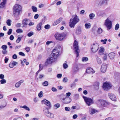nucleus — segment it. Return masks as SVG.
<instances>
[{"label":"nucleus","mask_w":120,"mask_h":120,"mask_svg":"<svg viewBox=\"0 0 120 120\" xmlns=\"http://www.w3.org/2000/svg\"><path fill=\"white\" fill-rule=\"evenodd\" d=\"M115 54L114 53L112 52L109 54V56L110 59H114L115 56Z\"/></svg>","instance_id":"nucleus-22"},{"label":"nucleus","mask_w":120,"mask_h":120,"mask_svg":"<svg viewBox=\"0 0 120 120\" xmlns=\"http://www.w3.org/2000/svg\"><path fill=\"white\" fill-rule=\"evenodd\" d=\"M62 37L63 38V39L64 38L66 37H67L68 35V34L66 32H63L61 34Z\"/></svg>","instance_id":"nucleus-24"},{"label":"nucleus","mask_w":120,"mask_h":120,"mask_svg":"<svg viewBox=\"0 0 120 120\" xmlns=\"http://www.w3.org/2000/svg\"><path fill=\"white\" fill-rule=\"evenodd\" d=\"M107 68V66L106 64L104 63L102 65L101 67V71L102 72H105Z\"/></svg>","instance_id":"nucleus-14"},{"label":"nucleus","mask_w":120,"mask_h":120,"mask_svg":"<svg viewBox=\"0 0 120 120\" xmlns=\"http://www.w3.org/2000/svg\"><path fill=\"white\" fill-rule=\"evenodd\" d=\"M89 109L90 113L91 115H93L97 112L96 109L91 107H90Z\"/></svg>","instance_id":"nucleus-17"},{"label":"nucleus","mask_w":120,"mask_h":120,"mask_svg":"<svg viewBox=\"0 0 120 120\" xmlns=\"http://www.w3.org/2000/svg\"><path fill=\"white\" fill-rule=\"evenodd\" d=\"M11 21L10 19H8L7 20L6 23L7 25L8 26H11Z\"/></svg>","instance_id":"nucleus-28"},{"label":"nucleus","mask_w":120,"mask_h":120,"mask_svg":"<svg viewBox=\"0 0 120 120\" xmlns=\"http://www.w3.org/2000/svg\"><path fill=\"white\" fill-rule=\"evenodd\" d=\"M0 82L1 84H5L6 82V80L4 79H1L0 80Z\"/></svg>","instance_id":"nucleus-35"},{"label":"nucleus","mask_w":120,"mask_h":120,"mask_svg":"<svg viewBox=\"0 0 120 120\" xmlns=\"http://www.w3.org/2000/svg\"><path fill=\"white\" fill-rule=\"evenodd\" d=\"M81 29L80 28H78L76 31V33L77 34L79 35L81 33Z\"/></svg>","instance_id":"nucleus-25"},{"label":"nucleus","mask_w":120,"mask_h":120,"mask_svg":"<svg viewBox=\"0 0 120 120\" xmlns=\"http://www.w3.org/2000/svg\"><path fill=\"white\" fill-rule=\"evenodd\" d=\"M105 120H113V118L112 117H108L106 118Z\"/></svg>","instance_id":"nucleus-64"},{"label":"nucleus","mask_w":120,"mask_h":120,"mask_svg":"<svg viewBox=\"0 0 120 120\" xmlns=\"http://www.w3.org/2000/svg\"><path fill=\"white\" fill-rule=\"evenodd\" d=\"M60 104L59 103H57L54 105V106L55 107H56V109H57V108L60 107Z\"/></svg>","instance_id":"nucleus-45"},{"label":"nucleus","mask_w":120,"mask_h":120,"mask_svg":"<svg viewBox=\"0 0 120 120\" xmlns=\"http://www.w3.org/2000/svg\"><path fill=\"white\" fill-rule=\"evenodd\" d=\"M104 24L107 27V30H109L111 28L112 26V22L108 18H107L105 20Z\"/></svg>","instance_id":"nucleus-6"},{"label":"nucleus","mask_w":120,"mask_h":120,"mask_svg":"<svg viewBox=\"0 0 120 120\" xmlns=\"http://www.w3.org/2000/svg\"><path fill=\"white\" fill-rule=\"evenodd\" d=\"M39 70L40 71H41L43 68V66L41 64H39Z\"/></svg>","instance_id":"nucleus-40"},{"label":"nucleus","mask_w":120,"mask_h":120,"mask_svg":"<svg viewBox=\"0 0 120 120\" xmlns=\"http://www.w3.org/2000/svg\"><path fill=\"white\" fill-rule=\"evenodd\" d=\"M62 76V75L61 74H58L57 75V77L58 78H60Z\"/></svg>","instance_id":"nucleus-63"},{"label":"nucleus","mask_w":120,"mask_h":120,"mask_svg":"<svg viewBox=\"0 0 120 120\" xmlns=\"http://www.w3.org/2000/svg\"><path fill=\"white\" fill-rule=\"evenodd\" d=\"M22 26V24L20 23H18L16 25V27H20Z\"/></svg>","instance_id":"nucleus-52"},{"label":"nucleus","mask_w":120,"mask_h":120,"mask_svg":"<svg viewBox=\"0 0 120 120\" xmlns=\"http://www.w3.org/2000/svg\"><path fill=\"white\" fill-rule=\"evenodd\" d=\"M6 3V2L3 1V2L0 4V8H3L5 7Z\"/></svg>","instance_id":"nucleus-26"},{"label":"nucleus","mask_w":120,"mask_h":120,"mask_svg":"<svg viewBox=\"0 0 120 120\" xmlns=\"http://www.w3.org/2000/svg\"><path fill=\"white\" fill-rule=\"evenodd\" d=\"M42 85L44 86H47L48 85V82L47 81H45L42 83Z\"/></svg>","instance_id":"nucleus-37"},{"label":"nucleus","mask_w":120,"mask_h":120,"mask_svg":"<svg viewBox=\"0 0 120 120\" xmlns=\"http://www.w3.org/2000/svg\"><path fill=\"white\" fill-rule=\"evenodd\" d=\"M98 49V45L96 43L93 44L91 46V49L93 53H95L96 52Z\"/></svg>","instance_id":"nucleus-7"},{"label":"nucleus","mask_w":120,"mask_h":120,"mask_svg":"<svg viewBox=\"0 0 120 120\" xmlns=\"http://www.w3.org/2000/svg\"><path fill=\"white\" fill-rule=\"evenodd\" d=\"M80 21L79 18L76 14L73 15L70 20L69 26L71 28H74L75 24Z\"/></svg>","instance_id":"nucleus-2"},{"label":"nucleus","mask_w":120,"mask_h":120,"mask_svg":"<svg viewBox=\"0 0 120 120\" xmlns=\"http://www.w3.org/2000/svg\"><path fill=\"white\" fill-rule=\"evenodd\" d=\"M53 42L52 41H48L46 42V45H48L50 44Z\"/></svg>","instance_id":"nucleus-46"},{"label":"nucleus","mask_w":120,"mask_h":120,"mask_svg":"<svg viewBox=\"0 0 120 120\" xmlns=\"http://www.w3.org/2000/svg\"><path fill=\"white\" fill-rule=\"evenodd\" d=\"M68 80L66 77L64 78L63 80V82H67L68 81Z\"/></svg>","instance_id":"nucleus-53"},{"label":"nucleus","mask_w":120,"mask_h":120,"mask_svg":"<svg viewBox=\"0 0 120 120\" xmlns=\"http://www.w3.org/2000/svg\"><path fill=\"white\" fill-rule=\"evenodd\" d=\"M6 106V105H5L4 106H3L2 105H0V110H1L5 108Z\"/></svg>","instance_id":"nucleus-59"},{"label":"nucleus","mask_w":120,"mask_h":120,"mask_svg":"<svg viewBox=\"0 0 120 120\" xmlns=\"http://www.w3.org/2000/svg\"><path fill=\"white\" fill-rule=\"evenodd\" d=\"M79 64L77 62H75L73 64V72L75 74L78 71L79 68L78 67Z\"/></svg>","instance_id":"nucleus-8"},{"label":"nucleus","mask_w":120,"mask_h":120,"mask_svg":"<svg viewBox=\"0 0 120 120\" xmlns=\"http://www.w3.org/2000/svg\"><path fill=\"white\" fill-rule=\"evenodd\" d=\"M62 101L64 104H68L71 102V100L70 98H67L62 99Z\"/></svg>","instance_id":"nucleus-12"},{"label":"nucleus","mask_w":120,"mask_h":120,"mask_svg":"<svg viewBox=\"0 0 120 120\" xmlns=\"http://www.w3.org/2000/svg\"><path fill=\"white\" fill-rule=\"evenodd\" d=\"M76 86V84L75 82H73V83H72L71 85V87L72 88L73 86Z\"/></svg>","instance_id":"nucleus-58"},{"label":"nucleus","mask_w":120,"mask_h":120,"mask_svg":"<svg viewBox=\"0 0 120 120\" xmlns=\"http://www.w3.org/2000/svg\"><path fill=\"white\" fill-rule=\"evenodd\" d=\"M108 0H99V5L101 6H103L107 4Z\"/></svg>","instance_id":"nucleus-13"},{"label":"nucleus","mask_w":120,"mask_h":120,"mask_svg":"<svg viewBox=\"0 0 120 120\" xmlns=\"http://www.w3.org/2000/svg\"><path fill=\"white\" fill-rule=\"evenodd\" d=\"M20 107L23 108L27 111H29L30 110L29 108L26 105H25L23 106H20Z\"/></svg>","instance_id":"nucleus-29"},{"label":"nucleus","mask_w":120,"mask_h":120,"mask_svg":"<svg viewBox=\"0 0 120 120\" xmlns=\"http://www.w3.org/2000/svg\"><path fill=\"white\" fill-rule=\"evenodd\" d=\"M97 61L98 63L99 64H101L102 63V62L101 60V59L98 57H97Z\"/></svg>","instance_id":"nucleus-38"},{"label":"nucleus","mask_w":120,"mask_h":120,"mask_svg":"<svg viewBox=\"0 0 120 120\" xmlns=\"http://www.w3.org/2000/svg\"><path fill=\"white\" fill-rule=\"evenodd\" d=\"M12 31V30L11 29H10L7 32L8 35H9L11 34Z\"/></svg>","instance_id":"nucleus-51"},{"label":"nucleus","mask_w":120,"mask_h":120,"mask_svg":"<svg viewBox=\"0 0 120 120\" xmlns=\"http://www.w3.org/2000/svg\"><path fill=\"white\" fill-rule=\"evenodd\" d=\"M50 26L49 25H45L44 27L46 29H48L50 28Z\"/></svg>","instance_id":"nucleus-54"},{"label":"nucleus","mask_w":120,"mask_h":120,"mask_svg":"<svg viewBox=\"0 0 120 120\" xmlns=\"http://www.w3.org/2000/svg\"><path fill=\"white\" fill-rule=\"evenodd\" d=\"M21 10V8H13V13L15 16L18 15Z\"/></svg>","instance_id":"nucleus-10"},{"label":"nucleus","mask_w":120,"mask_h":120,"mask_svg":"<svg viewBox=\"0 0 120 120\" xmlns=\"http://www.w3.org/2000/svg\"><path fill=\"white\" fill-rule=\"evenodd\" d=\"M14 38V37L13 35H11L10 36V39L11 40V41L13 40Z\"/></svg>","instance_id":"nucleus-62"},{"label":"nucleus","mask_w":120,"mask_h":120,"mask_svg":"<svg viewBox=\"0 0 120 120\" xmlns=\"http://www.w3.org/2000/svg\"><path fill=\"white\" fill-rule=\"evenodd\" d=\"M17 56L15 54L13 55L12 56V58L13 59H16L17 58Z\"/></svg>","instance_id":"nucleus-61"},{"label":"nucleus","mask_w":120,"mask_h":120,"mask_svg":"<svg viewBox=\"0 0 120 120\" xmlns=\"http://www.w3.org/2000/svg\"><path fill=\"white\" fill-rule=\"evenodd\" d=\"M16 32L18 33H21L23 32L22 30L21 29H18L16 30Z\"/></svg>","instance_id":"nucleus-31"},{"label":"nucleus","mask_w":120,"mask_h":120,"mask_svg":"<svg viewBox=\"0 0 120 120\" xmlns=\"http://www.w3.org/2000/svg\"><path fill=\"white\" fill-rule=\"evenodd\" d=\"M95 16V15L93 13H91L89 15V17L90 19H93Z\"/></svg>","instance_id":"nucleus-36"},{"label":"nucleus","mask_w":120,"mask_h":120,"mask_svg":"<svg viewBox=\"0 0 120 120\" xmlns=\"http://www.w3.org/2000/svg\"><path fill=\"white\" fill-rule=\"evenodd\" d=\"M111 86V84L109 83L105 82L103 84V87L104 90H107L110 88Z\"/></svg>","instance_id":"nucleus-9"},{"label":"nucleus","mask_w":120,"mask_h":120,"mask_svg":"<svg viewBox=\"0 0 120 120\" xmlns=\"http://www.w3.org/2000/svg\"><path fill=\"white\" fill-rule=\"evenodd\" d=\"M20 85L21 84L18 82L15 84V86L16 88H18L20 86Z\"/></svg>","instance_id":"nucleus-47"},{"label":"nucleus","mask_w":120,"mask_h":120,"mask_svg":"<svg viewBox=\"0 0 120 120\" xmlns=\"http://www.w3.org/2000/svg\"><path fill=\"white\" fill-rule=\"evenodd\" d=\"M102 32V30L100 28H99L97 30V33L99 34H101Z\"/></svg>","instance_id":"nucleus-32"},{"label":"nucleus","mask_w":120,"mask_h":120,"mask_svg":"<svg viewBox=\"0 0 120 120\" xmlns=\"http://www.w3.org/2000/svg\"><path fill=\"white\" fill-rule=\"evenodd\" d=\"M52 90L53 92H57V90L55 88L53 87L52 88Z\"/></svg>","instance_id":"nucleus-55"},{"label":"nucleus","mask_w":120,"mask_h":120,"mask_svg":"<svg viewBox=\"0 0 120 120\" xmlns=\"http://www.w3.org/2000/svg\"><path fill=\"white\" fill-rule=\"evenodd\" d=\"M63 66L64 68V69H66L68 67V65L67 64L65 63L63 64Z\"/></svg>","instance_id":"nucleus-42"},{"label":"nucleus","mask_w":120,"mask_h":120,"mask_svg":"<svg viewBox=\"0 0 120 120\" xmlns=\"http://www.w3.org/2000/svg\"><path fill=\"white\" fill-rule=\"evenodd\" d=\"M107 41V40L106 39H105L104 40H101V42H103V44H105L106 43V41Z\"/></svg>","instance_id":"nucleus-44"},{"label":"nucleus","mask_w":120,"mask_h":120,"mask_svg":"<svg viewBox=\"0 0 120 120\" xmlns=\"http://www.w3.org/2000/svg\"><path fill=\"white\" fill-rule=\"evenodd\" d=\"M44 76V75L43 74H39V78L40 79H41Z\"/></svg>","instance_id":"nucleus-57"},{"label":"nucleus","mask_w":120,"mask_h":120,"mask_svg":"<svg viewBox=\"0 0 120 120\" xmlns=\"http://www.w3.org/2000/svg\"><path fill=\"white\" fill-rule=\"evenodd\" d=\"M42 24L41 22L39 23L37 25V30L40 31L41 29V26Z\"/></svg>","instance_id":"nucleus-23"},{"label":"nucleus","mask_w":120,"mask_h":120,"mask_svg":"<svg viewBox=\"0 0 120 120\" xmlns=\"http://www.w3.org/2000/svg\"><path fill=\"white\" fill-rule=\"evenodd\" d=\"M4 75L2 74L0 75V78L1 79H4Z\"/></svg>","instance_id":"nucleus-60"},{"label":"nucleus","mask_w":120,"mask_h":120,"mask_svg":"<svg viewBox=\"0 0 120 120\" xmlns=\"http://www.w3.org/2000/svg\"><path fill=\"white\" fill-rule=\"evenodd\" d=\"M42 93V91H41L38 94V96L39 97L41 98L43 96Z\"/></svg>","instance_id":"nucleus-48"},{"label":"nucleus","mask_w":120,"mask_h":120,"mask_svg":"<svg viewBox=\"0 0 120 120\" xmlns=\"http://www.w3.org/2000/svg\"><path fill=\"white\" fill-rule=\"evenodd\" d=\"M119 28V25L118 24H117L115 26V29L116 30H117Z\"/></svg>","instance_id":"nucleus-49"},{"label":"nucleus","mask_w":120,"mask_h":120,"mask_svg":"<svg viewBox=\"0 0 120 120\" xmlns=\"http://www.w3.org/2000/svg\"><path fill=\"white\" fill-rule=\"evenodd\" d=\"M73 46L75 50V52L77 54L76 57H78L79 55V52L80 50L79 48L78 42L76 40L74 41Z\"/></svg>","instance_id":"nucleus-5"},{"label":"nucleus","mask_w":120,"mask_h":120,"mask_svg":"<svg viewBox=\"0 0 120 120\" xmlns=\"http://www.w3.org/2000/svg\"><path fill=\"white\" fill-rule=\"evenodd\" d=\"M99 83H97V84L95 85V89L97 90L99 88Z\"/></svg>","instance_id":"nucleus-41"},{"label":"nucleus","mask_w":120,"mask_h":120,"mask_svg":"<svg viewBox=\"0 0 120 120\" xmlns=\"http://www.w3.org/2000/svg\"><path fill=\"white\" fill-rule=\"evenodd\" d=\"M43 111L44 114L47 117L51 118L54 117L53 114L49 112L48 108H44Z\"/></svg>","instance_id":"nucleus-4"},{"label":"nucleus","mask_w":120,"mask_h":120,"mask_svg":"<svg viewBox=\"0 0 120 120\" xmlns=\"http://www.w3.org/2000/svg\"><path fill=\"white\" fill-rule=\"evenodd\" d=\"M85 28L86 29L90 28L91 27V24L90 23H86L85 24Z\"/></svg>","instance_id":"nucleus-27"},{"label":"nucleus","mask_w":120,"mask_h":120,"mask_svg":"<svg viewBox=\"0 0 120 120\" xmlns=\"http://www.w3.org/2000/svg\"><path fill=\"white\" fill-rule=\"evenodd\" d=\"M108 96L110 99L112 101H115L116 100V98L113 94L109 93L108 94Z\"/></svg>","instance_id":"nucleus-16"},{"label":"nucleus","mask_w":120,"mask_h":120,"mask_svg":"<svg viewBox=\"0 0 120 120\" xmlns=\"http://www.w3.org/2000/svg\"><path fill=\"white\" fill-rule=\"evenodd\" d=\"M86 72L89 74H93L94 73V71L91 68H87L86 70Z\"/></svg>","instance_id":"nucleus-18"},{"label":"nucleus","mask_w":120,"mask_h":120,"mask_svg":"<svg viewBox=\"0 0 120 120\" xmlns=\"http://www.w3.org/2000/svg\"><path fill=\"white\" fill-rule=\"evenodd\" d=\"M65 109L66 111H69L70 110V108L68 107H65Z\"/></svg>","instance_id":"nucleus-56"},{"label":"nucleus","mask_w":120,"mask_h":120,"mask_svg":"<svg viewBox=\"0 0 120 120\" xmlns=\"http://www.w3.org/2000/svg\"><path fill=\"white\" fill-rule=\"evenodd\" d=\"M42 102L45 104L47 106H49V107H51L50 102L47 100L45 99L44 100H42Z\"/></svg>","instance_id":"nucleus-20"},{"label":"nucleus","mask_w":120,"mask_h":120,"mask_svg":"<svg viewBox=\"0 0 120 120\" xmlns=\"http://www.w3.org/2000/svg\"><path fill=\"white\" fill-rule=\"evenodd\" d=\"M63 19V18L61 17L60 18L58 19L56 21H55L53 24V25L55 26L59 23Z\"/></svg>","instance_id":"nucleus-21"},{"label":"nucleus","mask_w":120,"mask_h":120,"mask_svg":"<svg viewBox=\"0 0 120 120\" xmlns=\"http://www.w3.org/2000/svg\"><path fill=\"white\" fill-rule=\"evenodd\" d=\"M21 7L22 6L20 5L16 4L15 5L13 8H21Z\"/></svg>","instance_id":"nucleus-43"},{"label":"nucleus","mask_w":120,"mask_h":120,"mask_svg":"<svg viewBox=\"0 0 120 120\" xmlns=\"http://www.w3.org/2000/svg\"><path fill=\"white\" fill-rule=\"evenodd\" d=\"M104 49L102 47H100V49L99 50V52L100 53H103L104 52Z\"/></svg>","instance_id":"nucleus-39"},{"label":"nucleus","mask_w":120,"mask_h":120,"mask_svg":"<svg viewBox=\"0 0 120 120\" xmlns=\"http://www.w3.org/2000/svg\"><path fill=\"white\" fill-rule=\"evenodd\" d=\"M2 53L4 54H6L8 53V51L6 50H4L2 52Z\"/></svg>","instance_id":"nucleus-50"},{"label":"nucleus","mask_w":120,"mask_h":120,"mask_svg":"<svg viewBox=\"0 0 120 120\" xmlns=\"http://www.w3.org/2000/svg\"><path fill=\"white\" fill-rule=\"evenodd\" d=\"M98 103V104L100 105L102 107H104L106 103L105 101L101 99H99L97 101Z\"/></svg>","instance_id":"nucleus-15"},{"label":"nucleus","mask_w":120,"mask_h":120,"mask_svg":"<svg viewBox=\"0 0 120 120\" xmlns=\"http://www.w3.org/2000/svg\"><path fill=\"white\" fill-rule=\"evenodd\" d=\"M60 52L58 49H54L52 51V53L51 55V58L47 60L45 63V65L47 66L49 64H51L54 61L55 59L59 56L58 54Z\"/></svg>","instance_id":"nucleus-1"},{"label":"nucleus","mask_w":120,"mask_h":120,"mask_svg":"<svg viewBox=\"0 0 120 120\" xmlns=\"http://www.w3.org/2000/svg\"><path fill=\"white\" fill-rule=\"evenodd\" d=\"M28 20L27 19H25L23 20L22 22V24L23 25L22 27H26L27 25Z\"/></svg>","instance_id":"nucleus-19"},{"label":"nucleus","mask_w":120,"mask_h":120,"mask_svg":"<svg viewBox=\"0 0 120 120\" xmlns=\"http://www.w3.org/2000/svg\"><path fill=\"white\" fill-rule=\"evenodd\" d=\"M82 97L84 99V101L86 104L88 106H90L94 104V101L93 98L87 97L83 96Z\"/></svg>","instance_id":"nucleus-3"},{"label":"nucleus","mask_w":120,"mask_h":120,"mask_svg":"<svg viewBox=\"0 0 120 120\" xmlns=\"http://www.w3.org/2000/svg\"><path fill=\"white\" fill-rule=\"evenodd\" d=\"M7 48V46L6 45H3L1 47V48L3 49V50H6Z\"/></svg>","instance_id":"nucleus-34"},{"label":"nucleus","mask_w":120,"mask_h":120,"mask_svg":"<svg viewBox=\"0 0 120 120\" xmlns=\"http://www.w3.org/2000/svg\"><path fill=\"white\" fill-rule=\"evenodd\" d=\"M54 36L56 39L57 40L61 41L63 39L61 34H56L54 35Z\"/></svg>","instance_id":"nucleus-11"},{"label":"nucleus","mask_w":120,"mask_h":120,"mask_svg":"<svg viewBox=\"0 0 120 120\" xmlns=\"http://www.w3.org/2000/svg\"><path fill=\"white\" fill-rule=\"evenodd\" d=\"M88 60V58L86 57H84L82 58V61L83 62H86Z\"/></svg>","instance_id":"nucleus-30"},{"label":"nucleus","mask_w":120,"mask_h":120,"mask_svg":"<svg viewBox=\"0 0 120 120\" xmlns=\"http://www.w3.org/2000/svg\"><path fill=\"white\" fill-rule=\"evenodd\" d=\"M34 34V33L32 31H31L28 33L27 34V36L29 37H30Z\"/></svg>","instance_id":"nucleus-33"}]
</instances>
